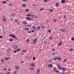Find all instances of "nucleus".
Returning <instances> with one entry per match:
<instances>
[{
    "mask_svg": "<svg viewBox=\"0 0 74 74\" xmlns=\"http://www.w3.org/2000/svg\"><path fill=\"white\" fill-rule=\"evenodd\" d=\"M60 31H61V32H66V29H60Z\"/></svg>",
    "mask_w": 74,
    "mask_h": 74,
    "instance_id": "obj_1",
    "label": "nucleus"
},
{
    "mask_svg": "<svg viewBox=\"0 0 74 74\" xmlns=\"http://www.w3.org/2000/svg\"><path fill=\"white\" fill-rule=\"evenodd\" d=\"M26 18L28 21H31L32 20V18L30 17H26Z\"/></svg>",
    "mask_w": 74,
    "mask_h": 74,
    "instance_id": "obj_2",
    "label": "nucleus"
},
{
    "mask_svg": "<svg viewBox=\"0 0 74 74\" xmlns=\"http://www.w3.org/2000/svg\"><path fill=\"white\" fill-rule=\"evenodd\" d=\"M33 44L34 45H35V44H36V42H37V41L35 40V39H34L33 40Z\"/></svg>",
    "mask_w": 74,
    "mask_h": 74,
    "instance_id": "obj_3",
    "label": "nucleus"
},
{
    "mask_svg": "<svg viewBox=\"0 0 74 74\" xmlns=\"http://www.w3.org/2000/svg\"><path fill=\"white\" fill-rule=\"evenodd\" d=\"M48 66L49 68H52V67H53V65H52V64H49L48 65Z\"/></svg>",
    "mask_w": 74,
    "mask_h": 74,
    "instance_id": "obj_4",
    "label": "nucleus"
},
{
    "mask_svg": "<svg viewBox=\"0 0 74 74\" xmlns=\"http://www.w3.org/2000/svg\"><path fill=\"white\" fill-rule=\"evenodd\" d=\"M13 48L14 49H17L18 48V46L16 45H15L13 47Z\"/></svg>",
    "mask_w": 74,
    "mask_h": 74,
    "instance_id": "obj_5",
    "label": "nucleus"
},
{
    "mask_svg": "<svg viewBox=\"0 0 74 74\" xmlns=\"http://www.w3.org/2000/svg\"><path fill=\"white\" fill-rule=\"evenodd\" d=\"M65 1H65V0H62L61 1V3H62L63 4V3H65Z\"/></svg>",
    "mask_w": 74,
    "mask_h": 74,
    "instance_id": "obj_6",
    "label": "nucleus"
},
{
    "mask_svg": "<svg viewBox=\"0 0 74 74\" xmlns=\"http://www.w3.org/2000/svg\"><path fill=\"white\" fill-rule=\"evenodd\" d=\"M58 69L59 70H62V68H61V67H58Z\"/></svg>",
    "mask_w": 74,
    "mask_h": 74,
    "instance_id": "obj_7",
    "label": "nucleus"
},
{
    "mask_svg": "<svg viewBox=\"0 0 74 74\" xmlns=\"http://www.w3.org/2000/svg\"><path fill=\"white\" fill-rule=\"evenodd\" d=\"M22 6L23 7H25L26 6V5L25 4H22Z\"/></svg>",
    "mask_w": 74,
    "mask_h": 74,
    "instance_id": "obj_8",
    "label": "nucleus"
},
{
    "mask_svg": "<svg viewBox=\"0 0 74 74\" xmlns=\"http://www.w3.org/2000/svg\"><path fill=\"white\" fill-rule=\"evenodd\" d=\"M66 68H62V70H63V71H66Z\"/></svg>",
    "mask_w": 74,
    "mask_h": 74,
    "instance_id": "obj_9",
    "label": "nucleus"
},
{
    "mask_svg": "<svg viewBox=\"0 0 74 74\" xmlns=\"http://www.w3.org/2000/svg\"><path fill=\"white\" fill-rule=\"evenodd\" d=\"M34 64L33 63H32L31 64V67H34Z\"/></svg>",
    "mask_w": 74,
    "mask_h": 74,
    "instance_id": "obj_10",
    "label": "nucleus"
},
{
    "mask_svg": "<svg viewBox=\"0 0 74 74\" xmlns=\"http://www.w3.org/2000/svg\"><path fill=\"white\" fill-rule=\"evenodd\" d=\"M16 37V36L15 35H12V38H14Z\"/></svg>",
    "mask_w": 74,
    "mask_h": 74,
    "instance_id": "obj_11",
    "label": "nucleus"
},
{
    "mask_svg": "<svg viewBox=\"0 0 74 74\" xmlns=\"http://www.w3.org/2000/svg\"><path fill=\"white\" fill-rule=\"evenodd\" d=\"M9 41L10 42H12V41H13V40H14V39L12 38H11L9 39Z\"/></svg>",
    "mask_w": 74,
    "mask_h": 74,
    "instance_id": "obj_12",
    "label": "nucleus"
},
{
    "mask_svg": "<svg viewBox=\"0 0 74 74\" xmlns=\"http://www.w3.org/2000/svg\"><path fill=\"white\" fill-rule=\"evenodd\" d=\"M59 5V3H56V6H57V7H58Z\"/></svg>",
    "mask_w": 74,
    "mask_h": 74,
    "instance_id": "obj_13",
    "label": "nucleus"
},
{
    "mask_svg": "<svg viewBox=\"0 0 74 74\" xmlns=\"http://www.w3.org/2000/svg\"><path fill=\"white\" fill-rule=\"evenodd\" d=\"M33 29H34V30H37V29H36V27L34 26H33L32 27Z\"/></svg>",
    "mask_w": 74,
    "mask_h": 74,
    "instance_id": "obj_14",
    "label": "nucleus"
},
{
    "mask_svg": "<svg viewBox=\"0 0 74 74\" xmlns=\"http://www.w3.org/2000/svg\"><path fill=\"white\" fill-rule=\"evenodd\" d=\"M22 52H27V50H23Z\"/></svg>",
    "mask_w": 74,
    "mask_h": 74,
    "instance_id": "obj_15",
    "label": "nucleus"
},
{
    "mask_svg": "<svg viewBox=\"0 0 74 74\" xmlns=\"http://www.w3.org/2000/svg\"><path fill=\"white\" fill-rule=\"evenodd\" d=\"M27 30V31H29V28H25V30Z\"/></svg>",
    "mask_w": 74,
    "mask_h": 74,
    "instance_id": "obj_16",
    "label": "nucleus"
},
{
    "mask_svg": "<svg viewBox=\"0 0 74 74\" xmlns=\"http://www.w3.org/2000/svg\"><path fill=\"white\" fill-rule=\"evenodd\" d=\"M4 59L6 60H8L9 59H10V57H8L7 58H4Z\"/></svg>",
    "mask_w": 74,
    "mask_h": 74,
    "instance_id": "obj_17",
    "label": "nucleus"
},
{
    "mask_svg": "<svg viewBox=\"0 0 74 74\" xmlns=\"http://www.w3.org/2000/svg\"><path fill=\"white\" fill-rule=\"evenodd\" d=\"M62 42H61L60 43H59L58 44V45L59 46H60V45H62Z\"/></svg>",
    "mask_w": 74,
    "mask_h": 74,
    "instance_id": "obj_18",
    "label": "nucleus"
},
{
    "mask_svg": "<svg viewBox=\"0 0 74 74\" xmlns=\"http://www.w3.org/2000/svg\"><path fill=\"white\" fill-rule=\"evenodd\" d=\"M29 9H27L25 10V12H29Z\"/></svg>",
    "mask_w": 74,
    "mask_h": 74,
    "instance_id": "obj_19",
    "label": "nucleus"
},
{
    "mask_svg": "<svg viewBox=\"0 0 74 74\" xmlns=\"http://www.w3.org/2000/svg\"><path fill=\"white\" fill-rule=\"evenodd\" d=\"M2 70H3V71H5V70H7V69L5 68H4L2 69Z\"/></svg>",
    "mask_w": 74,
    "mask_h": 74,
    "instance_id": "obj_20",
    "label": "nucleus"
},
{
    "mask_svg": "<svg viewBox=\"0 0 74 74\" xmlns=\"http://www.w3.org/2000/svg\"><path fill=\"white\" fill-rule=\"evenodd\" d=\"M49 11H50V12H53V9H50V10Z\"/></svg>",
    "mask_w": 74,
    "mask_h": 74,
    "instance_id": "obj_21",
    "label": "nucleus"
},
{
    "mask_svg": "<svg viewBox=\"0 0 74 74\" xmlns=\"http://www.w3.org/2000/svg\"><path fill=\"white\" fill-rule=\"evenodd\" d=\"M16 68V69H17V70H18V69H19V67L18 66H15Z\"/></svg>",
    "mask_w": 74,
    "mask_h": 74,
    "instance_id": "obj_22",
    "label": "nucleus"
},
{
    "mask_svg": "<svg viewBox=\"0 0 74 74\" xmlns=\"http://www.w3.org/2000/svg\"><path fill=\"white\" fill-rule=\"evenodd\" d=\"M21 50V49H16V51H17L19 52V51H20V50Z\"/></svg>",
    "mask_w": 74,
    "mask_h": 74,
    "instance_id": "obj_23",
    "label": "nucleus"
},
{
    "mask_svg": "<svg viewBox=\"0 0 74 74\" xmlns=\"http://www.w3.org/2000/svg\"><path fill=\"white\" fill-rule=\"evenodd\" d=\"M56 72V73H59V71L58 70H55Z\"/></svg>",
    "mask_w": 74,
    "mask_h": 74,
    "instance_id": "obj_24",
    "label": "nucleus"
},
{
    "mask_svg": "<svg viewBox=\"0 0 74 74\" xmlns=\"http://www.w3.org/2000/svg\"><path fill=\"white\" fill-rule=\"evenodd\" d=\"M29 41H30V40L28 39L26 40V42H29Z\"/></svg>",
    "mask_w": 74,
    "mask_h": 74,
    "instance_id": "obj_25",
    "label": "nucleus"
},
{
    "mask_svg": "<svg viewBox=\"0 0 74 74\" xmlns=\"http://www.w3.org/2000/svg\"><path fill=\"white\" fill-rule=\"evenodd\" d=\"M3 61H5V60H4V59H3V58H2L1 60V62H3Z\"/></svg>",
    "mask_w": 74,
    "mask_h": 74,
    "instance_id": "obj_26",
    "label": "nucleus"
},
{
    "mask_svg": "<svg viewBox=\"0 0 74 74\" xmlns=\"http://www.w3.org/2000/svg\"><path fill=\"white\" fill-rule=\"evenodd\" d=\"M51 62H52V60H50L49 61V63H51Z\"/></svg>",
    "mask_w": 74,
    "mask_h": 74,
    "instance_id": "obj_27",
    "label": "nucleus"
},
{
    "mask_svg": "<svg viewBox=\"0 0 74 74\" xmlns=\"http://www.w3.org/2000/svg\"><path fill=\"white\" fill-rule=\"evenodd\" d=\"M23 24H27V23L26 21H24L23 22Z\"/></svg>",
    "mask_w": 74,
    "mask_h": 74,
    "instance_id": "obj_28",
    "label": "nucleus"
},
{
    "mask_svg": "<svg viewBox=\"0 0 74 74\" xmlns=\"http://www.w3.org/2000/svg\"><path fill=\"white\" fill-rule=\"evenodd\" d=\"M31 17H32V18H35V16H34V15H31Z\"/></svg>",
    "mask_w": 74,
    "mask_h": 74,
    "instance_id": "obj_29",
    "label": "nucleus"
},
{
    "mask_svg": "<svg viewBox=\"0 0 74 74\" xmlns=\"http://www.w3.org/2000/svg\"><path fill=\"white\" fill-rule=\"evenodd\" d=\"M37 29H40V26H38L37 27Z\"/></svg>",
    "mask_w": 74,
    "mask_h": 74,
    "instance_id": "obj_30",
    "label": "nucleus"
},
{
    "mask_svg": "<svg viewBox=\"0 0 74 74\" xmlns=\"http://www.w3.org/2000/svg\"><path fill=\"white\" fill-rule=\"evenodd\" d=\"M2 3H4V4H7V2H6V1H3L2 2Z\"/></svg>",
    "mask_w": 74,
    "mask_h": 74,
    "instance_id": "obj_31",
    "label": "nucleus"
},
{
    "mask_svg": "<svg viewBox=\"0 0 74 74\" xmlns=\"http://www.w3.org/2000/svg\"><path fill=\"white\" fill-rule=\"evenodd\" d=\"M53 22H56V20L55 19H54L53 20Z\"/></svg>",
    "mask_w": 74,
    "mask_h": 74,
    "instance_id": "obj_32",
    "label": "nucleus"
},
{
    "mask_svg": "<svg viewBox=\"0 0 74 74\" xmlns=\"http://www.w3.org/2000/svg\"><path fill=\"white\" fill-rule=\"evenodd\" d=\"M71 40L72 41H74V37H72L71 38Z\"/></svg>",
    "mask_w": 74,
    "mask_h": 74,
    "instance_id": "obj_33",
    "label": "nucleus"
},
{
    "mask_svg": "<svg viewBox=\"0 0 74 74\" xmlns=\"http://www.w3.org/2000/svg\"><path fill=\"white\" fill-rule=\"evenodd\" d=\"M33 60H36V58H35V57L34 56L33 58Z\"/></svg>",
    "mask_w": 74,
    "mask_h": 74,
    "instance_id": "obj_34",
    "label": "nucleus"
},
{
    "mask_svg": "<svg viewBox=\"0 0 74 74\" xmlns=\"http://www.w3.org/2000/svg\"><path fill=\"white\" fill-rule=\"evenodd\" d=\"M70 51H73L74 50V49H70Z\"/></svg>",
    "mask_w": 74,
    "mask_h": 74,
    "instance_id": "obj_35",
    "label": "nucleus"
},
{
    "mask_svg": "<svg viewBox=\"0 0 74 74\" xmlns=\"http://www.w3.org/2000/svg\"><path fill=\"white\" fill-rule=\"evenodd\" d=\"M15 13H12L11 14V16H14V15H15Z\"/></svg>",
    "mask_w": 74,
    "mask_h": 74,
    "instance_id": "obj_36",
    "label": "nucleus"
},
{
    "mask_svg": "<svg viewBox=\"0 0 74 74\" xmlns=\"http://www.w3.org/2000/svg\"><path fill=\"white\" fill-rule=\"evenodd\" d=\"M22 1H23V2H26V1H27V0H22Z\"/></svg>",
    "mask_w": 74,
    "mask_h": 74,
    "instance_id": "obj_37",
    "label": "nucleus"
},
{
    "mask_svg": "<svg viewBox=\"0 0 74 74\" xmlns=\"http://www.w3.org/2000/svg\"><path fill=\"white\" fill-rule=\"evenodd\" d=\"M17 51L16 50H14V53H16Z\"/></svg>",
    "mask_w": 74,
    "mask_h": 74,
    "instance_id": "obj_38",
    "label": "nucleus"
},
{
    "mask_svg": "<svg viewBox=\"0 0 74 74\" xmlns=\"http://www.w3.org/2000/svg\"><path fill=\"white\" fill-rule=\"evenodd\" d=\"M27 16H31V15H30V14H28L27 15Z\"/></svg>",
    "mask_w": 74,
    "mask_h": 74,
    "instance_id": "obj_39",
    "label": "nucleus"
},
{
    "mask_svg": "<svg viewBox=\"0 0 74 74\" xmlns=\"http://www.w3.org/2000/svg\"><path fill=\"white\" fill-rule=\"evenodd\" d=\"M35 40H36V41H37L38 40V38L36 37V38H35Z\"/></svg>",
    "mask_w": 74,
    "mask_h": 74,
    "instance_id": "obj_40",
    "label": "nucleus"
},
{
    "mask_svg": "<svg viewBox=\"0 0 74 74\" xmlns=\"http://www.w3.org/2000/svg\"><path fill=\"white\" fill-rule=\"evenodd\" d=\"M58 59V60L59 61H62V59L60 58V59Z\"/></svg>",
    "mask_w": 74,
    "mask_h": 74,
    "instance_id": "obj_41",
    "label": "nucleus"
},
{
    "mask_svg": "<svg viewBox=\"0 0 74 74\" xmlns=\"http://www.w3.org/2000/svg\"><path fill=\"white\" fill-rule=\"evenodd\" d=\"M66 60H67V59H64L63 61V62H65V61H66Z\"/></svg>",
    "mask_w": 74,
    "mask_h": 74,
    "instance_id": "obj_42",
    "label": "nucleus"
},
{
    "mask_svg": "<svg viewBox=\"0 0 74 74\" xmlns=\"http://www.w3.org/2000/svg\"><path fill=\"white\" fill-rule=\"evenodd\" d=\"M44 10V9L41 8L40 10V11H42L43 10Z\"/></svg>",
    "mask_w": 74,
    "mask_h": 74,
    "instance_id": "obj_43",
    "label": "nucleus"
},
{
    "mask_svg": "<svg viewBox=\"0 0 74 74\" xmlns=\"http://www.w3.org/2000/svg\"><path fill=\"white\" fill-rule=\"evenodd\" d=\"M52 51H55V48H53L52 49Z\"/></svg>",
    "mask_w": 74,
    "mask_h": 74,
    "instance_id": "obj_44",
    "label": "nucleus"
},
{
    "mask_svg": "<svg viewBox=\"0 0 74 74\" xmlns=\"http://www.w3.org/2000/svg\"><path fill=\"white\" fill-rule=\"evenodd\" d=\"M30 70H34V68L33 67H31L30 68Z\"/></svg>",
    "mask_w": 74,
    "mask_h": 74,
    "instance_id": "obj_45",
    "label": "nucleus"
},
{
    "mask_svg": "<svg viewBox=\"0 0 74 74\" xmlns=\"http://www.w3.org/2000/svg\"><path fill=\"white\" fill-rule=\"evenodd\" d=\"M49 33H51V30L50 29L49 30Z\"/></svg>",
    "mask_w": 74,
    "mask_h": 74,
    "instance_id": "obj_46",
    "label": "nucleus"
},
{
    "mask_svg": "<svg viewBox=\"0 0 74 74\" xmlns=\"http://www.w3.org/2000/svg\"><path fill=\"white\" fill-rule=\"evenodd\" d=\"M49 39L50 40H52V38L51 37H50L49 38Z\"/></svg>",
    "mask_w": 74,
    "mask_h": 74,
    "instance_id": "obj_47",
    "label": "nucleus"
},
{
    "mask_svg": "<svg viewBox=\"0 0 74 74\" xmlns=\"http://www.w3.org/2000/svg\"><path fill=\"white\" fill-rule=\"evenodd\" d=\"M3 21H6V19L5 18H4Z\"/></svg>",
    "mask_w": 74,
    "mask_h": 74,
    "instance_id": "obj_48",
    "label": "nucleus"
},
{
    "mask_svg": "<svg viewBox=\"0 0 74 74\" xmlns=\"http://www.w3.org/2000/svg\"><path fill=\"white\" fill-rule=\"evenodd\" d=\"M66 15L64 16H63V18H64V19H65V18H66Z\"/></svg>",
    "mask_w": 74,
    "mask_h": 74,
    "instance_id": "obj_49",
    "label": "nucleus"
},
{
    "mask_svg": "<svg viewBox=\"0 0 74 74\" xmlns=\"http://www.w3.org/2000/svg\"><path fill=\"white\" fill-rule=\"evenodd\" d=\"M6 74H10V72H8L6 73Z\"/></svg>",
    "mask_w": 74,
    "mask_h": 74,
    "instance_id": "obj_50",
    "label": "nucleus"
},
{
    "mask_svg": "<svg viewBox=\"0 0 74 74\" xmlns=\"http://www.w3.org/2000/svg\"><path fill=\"white\" fill-rule=\"evenodd\" d=\"M44 1L45 2H47V1H48V0H45Z\"/></svg>",
    "mask_w": 74,
    "mask_h": 74,
    "instance_id": "obj_51",
    "label": "nucleus"
},
{
    "mask_svg": "<svg viewBox=\"0 0 74 74\" xmlns=\"http://www.w3.org/2000/svg\"><path fill=\"white\" fill-rule=\"evenodd\" d=\"M14 22H18V20H14Z\"/></svg>",
    "mask_w": 74,
    "mask_h": 74,
    "instance_id": "obj_52",
    "label": "nucleus"
},
{
    "mask_svg": "<svg viewBox=\"0 0 74 74\" xmlns=\"http://www.w3.org/2000/svg\"><path fill=\"white\" fill-rule=\"evenodd\" d=\"M41 27H42L43 29L45 27L44 26H42Z\"/></svg>",
    "mask_w": 74,
    "mask_h": 74,
    "instance_id": "obj_53",
    "label": "nucleus"
},
{
    "mask_svg": "<svg viewBox=\"0 0 74 74\" xmlns=\"http://www.w3.org/2000/svg\"><path fill=\"white\" fill-rule=\"evenodd\" d=\"M2 18H5V16H2Z\"/></svg>",
    "mask_w": 74,
    "mask_h": 74,
    "instance_id": "obj_54",
    "label": "nucleus"
},
{
    "mask_svg": "<svg viewBox=\"0 0 74 74\" xmlns=\"http://www.w3.org/2000/svg\"><path fill=\"white\" fill-rule=\"evenodd\" d=\"M32 32L31 31H29L28 33H31V32Z\"/></svg>",
    "mask_w": 74,
    "mask_h": 74,
    "instance_id": "obj_55",
    "label": "nucleus"
},
{
    "mask_svg": "<svg viewBox=\"0 0 74 74\" xmlns=\"http://www.w3.org/2000/svg\"><path fill=\"white\" fill-rule=\"evenodd\" d=\"M26 26H30V25L28 24L26 25Z\"/></svg>",
    "mask_w": 74,
    "mask_h": 74,
    "instance_id": "obj_56",
    "label": "nucleus"
},
{
    "mask_svg": "<svg viewBox=\"0 0 74 74\" xmlns=\"http://www.w3.org/2000/svg\"><path fill=\"white\" fill-rule=\"evenodd\" d=\"M44 44H47V42H44Z\"/></svg>",
    "mask_w": 74,
    "mask_h": 74,
    "instance_id": "obj_57",
    "label": "nucleus"
},
{
    "mask_svg": "<svg viewBox=\"0 0 74 74\" xmlns=\"http://www.w3.org/2000/svg\"><path fill=\"white\" fill-rule=\"evenodd\" d=\"M56 59H60V57L56 58Z\"/></svg>",
    "mask_w": 74,
    "mask_h": 74,
    "instance_id": "obj_58",
    "label": "nucleus"
},
{
    "mask_svg": "<svg viewBox=\"0 0 74 74\" xmlns=\"http://www.w3.org/2000/svg\"><path fill=\"white\" fill-rule=\"evenodd\" d=\"M15 39H17V37L15 36V37L14 38V40H15Z\"/></svg>",
    "mask_w": 74,
    "mask_h": 74,
    "instance_id": "obj_59",
    "label": "nucleus"
},
{
    "mask_svg": "<svg viewBox=\"0 0 74 74\" xmlns=\"http://www.w3.org/2000/svg\"><path fill=\"white\" fill-rule=\"evenodd\" d=\"M36 73H37V74H39V73H40V72H37V71Z\"/></svg>",
    "mask_w": 74,
    "mask_h": 74,
    "instance_id": "obj_60",
    "label": "nucleus"
},
{
    "mask_svg": "<svg viewBox=\"0 0 74 74\" xmlns=\"http://www.w3.org/2000/svg\"><path fill=\"white\" fill-rule=\"evenodd\" d=\"M16 73H17L16 72L14 71V74H16Z\"/></svg>",
    "mask_w": 74,
    "mask_h": 74,
    "instance_id": "obj_61",
    "label": "nucleus"
},
{
    "mask_svg": "<svg viewBox=\"0 0 74 74\" xmlns=\"http://www.w3.org/2000/svg\"><path fill=\"white\" fill-rule=\"evenodd\" d=\"M61 74H66V73H65L61 72Z\"/></svg>",
    "mask_w": 74,
    "mask_h": 74,
    "instance_id": "obj_62",
    "label": "nucleus"
},
{
    "mask_svg": "<svg viewBox=\"0 0 74 74\" xmlns=\"http://www.w3.org/2000/svg\"><path fill=\"white\" fill-rule=\"evenodd\" d=\"M37 71L38 72H39V71H40V70H37Z\"/></svg>",
    "mask_w": 74,
    "mask_h": 74,
    "instance_id": "obj_63",
    "label": "nucleus"
},
{
    "mask_svg": "<svg viewBox=\"0 0 74 74\" xmlns=\"http://www.w3.org/2000/svg\"><path fill=\"white\" fill-rule=\"evenodd\" d=\"M9 36H10V37H12V34H10Z\"/></svg>",
    "mask_w": 74,
    "mask_h": 74,
    "instance_id": "obj_64",
    "label": "nucleus"
}]
</instances>
